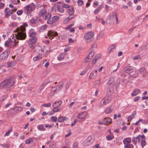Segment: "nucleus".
<instances>
[{"instance_id":"37998d69","label":"nucleus","mask_w":148,"mask_h":148,"mask_svg":"<svg viewBox=\"0 0 148 148\" xmlns=\"http://www.w3.org/2000/svg\"><path fill=\"white\" fill-rule=\"evenodd\" d=\"M140 71L141 72H145L147 74H148V72L146 70V69L144 67H142L140 69Z\"/></svg>"},{"instance_id":"20e7f679","label":"nucleus","mask_w":148,"mask_h":148,"mask_svg":"<svg viewBox=\"0 0 148 148\" xmlns=\"http://www.w3.org/2000/svg\"><path fill=\"white\" fill-rule=\"evenodd\" d=\"M10 51V49H8L1 53L0 55V61L3 62L6 60Z\"/></svg>"},{"instance_id":"6ab92c4d","label":"nucleus","mask_w":148,"mask_h":148,"mask_svg":"<svg viewBox=\"0 0 148 148\" xmlns=\"http://www.w3.org/2000/svg\"><path fill=\"white\" fill-rule=\"evenodd\" d=\"M14 9H13V10H9L8 12H7L6 13V14L5 15V18H7L8 16H10L12 14L14 13L15 11H14Z\"/></svg>"},{"instance_id":"864d4df0","label":"nucleus","mask_w":148,"mask_h":148,"mask_svg":"<svg viewBox=\"0 0 148 148\" xmlns=\"http://www.w3.org/2000/svg\"><path fill=\"white\" fill-rule=\"evenodd\" d=\"M1 145L5 148H8L9 147V145L8 144H1Z\"/></svg>"},{"instance_id":"5fc2aeb1","label":"nucleus","mask_w":148,"mask_h":148,"mask_svg":"<svg viewBox=\"0 0 148 148\" xmlns=\"http://www.w3.org/2000/svg\"><path fill=\"white\" fill-rule=\"evenodd\" d=\"M90 57H89V56L87 57L85 60V62H89L92 58H90Z\"/></svg>"},{"instance_id":"423d86ee","label":"nucleus","mask_w":148,"mask_h":148,"mask_svg":"<svg viewBox=\"0 0 148 148\" xmlns=\"http://www.w3.org/2000/svg\"><path fill=\"white\" fill-rule=\"evenodd\" d=\"M94 35V32L90 31L84 35V38L87 40L88 42H90L92 41L91 39L93 37Z\"/></svg>"},{"instance_id":"4c0bfd02","label":"nucleus","mask_w":148,"mask_h":148,"mask_svg":"<svg viewBox=\"0 0 148 148\" xmlns=\"http://www.w3.org/2000/svg\"><path fill=\"white\" fill-rule=\"evenodd\" d=\"M42 58L40 56H37L33 58V60L34 61L39 60L42 59Z\"/></svg>"},{"instance_id":"bf43d9fd","label":"nucleus","mask_w":148,"mask_h":148,"mask_svg":"<svg viewBox=\"0 0 148 148\" xmlns=\"http://www.w3.org/2000/svg\"><path fill=\"white\" fill-rule=\"evenodd\" d=\"M28 90L29 91L30 93L31 94H32V92H33L34 91V88L31 87L29 88Z\"/></svg>"},{"instance_id":"e433bc0d","label":"nucleus","mask_w":148,"mask_h":148,"mask_svg":"<svg viewBox=\"0 0 148 148\" xmlns=\"http://www.w3.org/2000/svg\"><path fill=\"white\" fill-rule=\"evenodd\" d=\"M73 18V17H67L64 20V22L65 23H67L70 21Z\"/></svg>"},{"instance_id":"603ef678","label":"nucleus","mask_w":148,"mask_h":148,"mask_svg":"<svg viewBox=\"0 0 148 148\" xmlns=\"http://www.w3.org/2000/svg\"><path fill=\"white\" fill-rule=\"evenodd\" d=\"M34 7H30L29 5H28V12L29 11H32L34 10Z\"/></svg>"},{"instance_id":"6e6552de","label":"nucleus","mask_w":148,"mask_h":148,"mask_svg":"<svg viewBox=\"0 0 148 148\" xmlns=\"http://www.w3.org/2000/svg\"><path fill=\"white\" fill-rule=\"evenodd\" d=\"M48 35L49 37V39L52 40L54 36H58V33L56 32L50 30L48 32Z\"/></svg>"},{"instance_id":"393cba45","label":"nucleus","mask_w":148,"mask_h":148,"mask_svg":"<svg viewBox=\"0 0 148 148\" xmlns=\"http://www.w3.org/2000/svg\"><path fill=\"white\" fill-rule=\"evenodd\" d=\"M120 78L119 77L117 78L116 80H114V84L116 86H117L119 85L120 83Z\"/></svg>"},{"instance_id":"680f3d73","label":"nucleus","mask_w":148,"mask_h":148,"mask_svg":"<svg viewBox=\"0 0 148 148\" xmlns=\"http://www.w3.org/2000/svg\"><path fill=\"white\" fill-rule=\"evenodd\" d=\"M8 96L7 95L2 96L1 98V99L2 100V101H3Z\"/></svg>"},{"instance_id":"ddd939ff","label":"nucleus","mask_w":148,"mask_h":148,"mask_svg":"<svg viewBox=\"0 0 148 148\" xmlns=\"http://www.w3.org/2000/svg\"><path fill=\"white\" fill-rule=\"evenodd\" d=\"M47 13V10L45 8H43L42 9L39 13V16L40 17L42 16L45 15Z\"/></svg>"},{"instance_id":"052dcab7","label":"nucleus","mask_w":148,"mask_h":148,"mask_svg":"<svg viewBox=\"0 0 148 148\" xmlns=\"http://www.w3.org/2000/svg\"><path fill=\"white\" fill-rule=\"evenodd\" d=\"M78 143H77L75 142L74 143L73 145V148H77L78 147Z\"/></svg>"},{"instance_id":"4be33fe9","label":"nucleus","mask_w":148,"mask_h":148,"mask_svg":"<svg viewBox=\"0 0 148 148\" xmlns=\"http://www.w3.org/2000/svg\"><path fill=\"white\" fill-rule=\"evenodd\" d=\"M67 119V118L66 117H63L61 116L59 117L58 119V121L59 122H62L64 121H66Z\"/></svg>"},{"instance_id":"39448f33","label":"nucleus","mask_w":148,"mask_h":148,"mask_svg":"<svg viewBox=\"0 0 148 148\" xmlns=\"http://www.w3.org/2000/svg\"><path fill=\"white\" fill-rule=\"evenodd\" d=\"M63 85V82L61 81L59 83V85L53 87L51 89V93L54 95L56 93L60 90L62 88Z\"/></svg>"},{"instance_id":"ea45409f","label":"nucleus","mask_w":148,"mask_h":148,"mask_svg":"<svg viewBox=\"0 0 148 148\" xmlns=\"http://www.w3.org/2000/svg\"><path fill=\"white\" fill-rule=\"evenodd\" d=\"M53 108L52 109V111L54 112H57L59 111L60 109H58V107H53Z\"/></svg>"},{"instance_id":"f03ea898","label":"nucleus","mask_w":148,"mask_h":148,"mask_svg":"<svg viewBox=\"0 0 148 148\" xmlns=\"http://www.w3.org/2000/svg\"><path fill=\"white\" fill-rule=\"evenodd\" d=\"M33 29H31L29 31V36L31 38L29 40V44H28L29 46L32 49L34 47L33 45L35 44L37 40V38L35 36L36 35V32H33Z\"/></svg>"},{"instance_id":"dca6fc26","label":"nucleus","mask_w":148,"mask_h":148,"mask_svg":"<svg viewBox=\"0 0 148 148\" xmlns=\"http://www.w3.org/2000/svg\"><path fill=\"white\" fill-rule=\"evenodd\" d=\"M16 63L17 61L16 60L10 62H8V66L9 67L14 66H15Z\"/></svg>"},{"instance_id":"c9c22d12","label":"nucleus","mask_w":148,"mask_h":148,"mask_svg":"<svg viewBox=\"0 0 148 148\" xmlns=\"http://www.w3.org/2000/svg\"><path fill=\"white\" fill-rule=\"evenodd\" d=\"M68 12L70 15H73L74 13V10L73 8L68 9Z\"/></svg>"},{"instance_id":"a19ab883","label":"nucleus","mask_w":148,"mask_h":148,"mask_svg":"<svg viewBox=\"0 0 148 148\" xmlns=\"http://www.w3.org/2000/svg\"><path fill=\"white\" fill-rule=\"evenodd\" d=\"M95 55V53L93 51H91L88 55L89 57H90V58H92Z\"/></svg>"},{"instance_id":"473e14b6","label":"nucleus","mask_w":148,"mask_h":148,"mask_svg":"<svg viewBox=\"0 0 148 148\" xmlns=\"http://www.w3.org/2000/svg\"><path fill=\"white\" fill-rule=\"evenodd\" d=\"M135 71L132 69L131 71L129 73V74L130 76L133 77L135 75Z\"/></svg>"},{"instance_id":"cd10ccee","label":"nucleus","mask_w":148,"mask_h":148,"mask_svg":"<svg viewBox=\"0 0 148 148\" xmlns=\"http://www.w3.org/2000/svg\"><path fill=\"white\" fill-rule=\"evenodd\" d=\"M140 92L139 89H136L133 91L132 93V96H135L137 95L138 93Z\"/></svg>"},{"instance_id":"f704fd0d","label":"nucleus","mask_w":148,"mask_h":148,"mask_svg":"<svg viewBox=\"0 0 148 148\" xmlns=\"http://www.w3.org/2000/svg\"><path fill=\"white\" fill-rule=\"evenodd\" d=\"M14 110H16L17 112H19L23 110V108L21 107H16L14 108Z\"/></svg>"},{"instance_id":"8fccbe9b","label":"nucleus","mask_w":148,"mask_h":148,"mask_svg":"<svg viewBox=\"0 0 148 148\" xmlns=\"http://www.w3.org/2000/svg\"><path fill=\"white\" fill-rule=\"evenodd\" d=\"M132 142L134 144H136L137 143V139L136 137H134L132 138Z\"/></svg>"},{"instance_id":"79ce46f5","label":"nucleus","mask_w":148,"mask_h":148,"mask_svg":"<svg viewBox=\"0 0 148 148\" xmlns=\"http://www.w3.org/2000/svg\"><path fill=\"white\" fill-rule=\"evenodd\" d=\"M45 86V85L43 84L41 85L39 87V91L40 92H41L42 90L44 88Z\"/></svg>"},{"instance_id":"13d9d810","label":"nucleus","mask_w":148,"mask_h":148,"mask_svg":"<svg viewBox=\"0 0 148 148\" xmlns=\"http://www.w3.org/2000/svg\"><path fill=\"white\" fill-rule=\"evenodd\" d=\"M114 137V136H113V137H112L110 136V135H108L106 136V138L107 139L109 140H112V139Z\"/></svg>"},{"instance_id":"69168bd1","label":"nucleus","mask_w":148,"mask_h":148,"mask_svg":"<svg viewBox=\"0 0 148 148\" xmlns=\"http://www.w3.org/2000/svg\"><path fill=\"white\" fill-rule=\"evenodd\" d=\"M97 59L96 57H94L92 61V64H95L97 62Z\"/></svg>"},{"instance_id":"b1692460","label":"nucleus","mask_w":148,"mask_h":148,"mask_svg":"<svg viewBox=\"0 0 148 148\" xmlns=\"http://www.w3.org/2000/svg\"><path fill=\"white\" fill-rule=\"evenodd\" d=\"M56 10L59 12L62 13L64 11V9L62 7L59 5H58L56 7Z\"/></svg>"},{"instance_id":"58836bf2","label":"nucleus","mask_w":148,"mask_h":148,"mask_svg":"<svg viewBox=\"0 0 148 148\" xmlns=\"http://www.w3.org/2000/svg\"><path fill=\"white\" fill-rule=\"evenodd\" d=\"M47 28V26L46 25H44L42 26L40 29V31L42 32L46 30Z\"/></svg>"},{"instance_id":"3c124183","label":"nucleus","mask_w":148,"mask_h":148,"mask_svg":"<svg viewBox=\"0 0 148 148\" xmlns=\"http://www.w3.org/2000/svg\"><path fill=\"white\" fill-rule=\"evenodd\" d=\"M139 59H141V58L140 57V55H137L133 58L134 60H137Z\"/></svg>"},{"instance_id":"0eeeda50","label":"nucleus","mask_w":148,"mask_h":148,"mask_svg":"<svg viewBox=\"0 0 148 148\" xmlns=\"http://www.w3.org/2000/svg\"><path fill=\"white\" fill-rule=\"evenodd\" d=\"M93 141V139L90 137H88L84 142L83 145L85 146H88L90 145Z\"/></svg>"},{"instance_id":"72a5a7b5","label":"nucleus","mask_w":148,"mask_h":148,"mask_svg":"<svg viewBox=\"0 0 148 148\" xmlns=\"http://www.w3.org/2000/svg\"><path fill=\"white\" fill-rule=\"evenodd\" d=\"M38 128L39 130L40 131H45V128L43 126L41 125H40L38 126Z\"/></svg>"},{"instance_id":"0e129e2a","label":"nucleus","mask_w":148,"mask_h":148,"mask_svg":"<svg viewBox=\"0 0 148 148\" xmlns=\"http://www.w3.org/2000/svg\"><path fill=\"white\" fill-rule=\"evenodd\" d=\"M71 130H69L68 131V134H66L65 136V137H67L70 136L71 134Z\"/></svg>"},{"instance_id":"774afa93","label":"nucleus","mask_w":148,"mask_h":148,"mask_svg":"<svg viewBox=\"0 0 148 148\" xmlns=\"http://www.w3.org/2000/svg\"><path fill=\"white\" fill-rule=\"evenodd\" d=\"M93 148H101V147L99 146V144H97L93 147Z\"/></svg>"},{"instance_id":"7ed1b4c3","label":"nucleus","mask_w":148,"mask_h":148,"mask_svg":"<svg viewBox=\"0 0 148 148\" xmlns=\"http://www.w3.org/2000/svg\"><path fill=\"white\" fill-rule=\"evenodd\" d=\"M26 37V35L25 33H22L21 32L17 33L16 35V40H15L13 43L12 47H15L18 45V43L19 42V40H24Z\"/></svg>"},{"instance_id":"f257e3e1","label":"nucleus","mask_w":148,"mask_h":148,"mask_svg":"<svg viewBox=\"0 0 148 148\" xmlns=\"http://www.w3.org/2000/svg\"><path fill=\"white\" fill-rule=\"evenodd\" d=\"M15 83L14 78L11 77L8 78L2 82L1 84L3 88H8L12 86Z\"/></svg>"},{"instance_id":"f3484780","label":"nucleus","mask_w":148,"mask_h":148,"mask_svg":"<svg viewBox=\"0 0 148 148\" xmlns=\"http://www.w3.org/2000/svg\"><path fill=\"white\" fill-rule=\"evenodd\" d=\"M113 110V108L111 106H109L105 110V113L106 114H109Z\"/></svg>"},{"instance_id":"5701e85b","label":"nucleus","mask_w":148,"mask_h":148,"mask_svg":"<svg viewBox=\"0 0 148 148\" xmlns=\"http://www.w3.org/2000/svg\"><path fill=\"white\" fill-rule=\"evenodd\" d=\"M66 54L64 53H61L58 57V59L59 60H62L64 59L65 55Z\"/></svg>"},{"instance_id":"338daca9","label":"nucleus","mask_w":148,"mask_h":148,"mask_svg":"<svg viewBox=\"0 0 148 148\" xmlns=\"http://www.w3.org/2000/svg\"><path fill=\"white\" fill-rule=\"evenodd\" d=\"M112 15H113L112 14ZM114 16H113V15H112V16H110L109 17H108L107 19H108L110 20H113L114 18Z\"/></svg>"},{"instance_id":"9b49d317","label":"nucleus","mask_w":148,"mask_h":148,"mask_svg":"<svg viewBox=\"0 0 148 148\" xmlns=\"http://www.w3.org/2000/svg\"><path fill=\"white\" fill-rule=\"evenodd\" d=\"M111 100V99L110 98L106 97L102 100L101 103H102L104 105H106L108 104Z\"/></svg>"},{"instance_id":"a18cd8bd","label":"nucleus","mask_w":148,"mask_h":148,"mask_svg":"<svg viewBox=\"0 0 148 148\" xmlns=\"http://www.w3.org/2000/svg\"><path fill=\"white\" fill-rule=\"evenodd\" d=\"M146 142L145 140L143 139L141 141V145L142 147H144L146 145Z\"/></svg>"},{"instance_id":"6e6d98bb","label":"nucleus","mask_w":148,"mask_h":148,"mask_svg":"<svg viewBox=\"0 0 148 148\" xmlns=\"http://www.w3.org/2000/svg\"><path fill=\"white\" fill-rule=\"evenodd\" d=\"M62 8H69L70 7V6L68 4H63L62 5Z\"/></svg>"},{"instance_id":"1a4fd4ad","label":"nucleus","mask_w":148,"mask_h":148,"mask_svg":"<svg viewBox=\"0 0 148 148\" xmlns=\"http://www.w3.org/2000/svg\"><path fill=\"white\" fill-rule=\"evenodd\" d=\"M87 112H83L81 114L76 113L74 114V115L77 116V118L79 119H82L84 118L87 115Z\"/></svg>"},{"instance_id":"de8ad7c7","label":"nucleus","mask_w":148,"mask_h":148,"mask_svg":"<svg viewBox=\"0 0 148 148\" xmlns=\"http://www.w3.org/2000/svg\"><path fill=\"white\" fill-rule=\"evenodd\" d=\"M51 103H45L43 104L42 106H43L45 107H49L51 106Z\"/></svg>"},{"instance_id":"c85d7f7f","label":"nucleus","mask_w":148,"mask_h":148,"mask_svg":"<svg viewBox=\"0 0 148 148\" xmlns=\"http://www.w3.org/2000/svg\"><path fill=\"white\" fill-rule=\"evenodd\" d=\"M114 79L115 78L114 77H110L108 81V82L107 83V84L108 85H110L112 84L114 82Z\"/></svg>"},{"instance_id":"4468645a","label":"nucleus","mask_w":148,"mask_h":148,"mask_svg":"<svg viewBox=\"0 0 148 148\" xmlns=\"http://www.w3.org/2000/svg\"><path fill=\"white\" fill-rule=\"evenodd\" d=\"M16 32H18V33L20 32H21L22 33H25L24 32L25 31V28L23 26L21 25L20 27V28H17L16 29Z\"/></svg>"},{"instance_id":"f8f14e48","label":"nucleus","mask_w":148,"mask_h":148,"mask_svg":"<svg viewBox=\"0 0 148 148\" xmlns=\"http://www.w3.org/2000/svg\"><path fill=\"white\" fill-rule=\"evenodd\" d=\"M111 122L112 119L109 118H105L103 121V123L106 125L110 124Z\"/></svg>"},{"instance_id":"412c9836","label":"nucleus","mask_w":148,"mask_h":148,"mask_svg":"<svg viewBox=\"0 0 148 148\" xmlns=\"http://www.w3.org/2000/svg\"><path fill=\"white\" fill-rule=\"evenodd\" d=\"M47 23L51 24V26L53 27L55 25V24H54L53 21V19L52 18H50L49 19H48L47 22Z\"/></svg>"},{"instance_id":"9d476101","label":"nucleus","mask_w":148,"mask_h":148,"mask_svg":"<svg viewBox=\"0 0 148 148\" xmlns=\"http://www.w3.org/2000/svg\"><path fill=\"white\" fill-rule=\"evenodd\" d=\"M132 69H131L130 68L125 67L123 69V71H122L121 74V76L122 77H125L126 75L124 74V72H125L126 73H127L129 74V73L131 71Z\"/></svg>"},{"instance_id":"c03bdc74","label":"nucleus","mask_w":148,"mask_h":148,"mask_svg":"<svg viewBox=\"0 0 148 148\" xmlns=\"http://www.w3.org/2000/svg\"><path fill=\"white\" fill-rule=\"evenodd\" d=\"M51 121L53 122H56L57 119V118L55 116H52L51 117Z\"/></svg>"},{"instance_id":"2f4dec72","label":"nucleus","mask_w":148,"mask_h":148,"mask_svg":"<svg viewBox=\"0 0 148 148\" xmlns=\"http://www.w3.org/2000/svg\"><path fill=\"white\" fill-rule=\"evenodd\" d=\"M104 35V33L103 32H101L97 36V39H99L102 38Z\"/></svg>"},{"instance_id":"a878e982","label":"nucleus","mask_w":148,"mask_h":148,"mask_svg":"<svg viewBox=\"0 0 148 148\" xmlns=\"http://www.w3.org/2000/svg\"><path fill=\"white\" fill-rule=\"evenodd\" d=\"M112 14L113 16H114L115 17L116 20V25H117L119 23V22L118 20V18L117 16V13L116 12H114L112 13Z\"/></svg>"},{"instance_id":"49530a36","label":"nucleus","mask_w":148,"mask_h":148,"mask_svg":"<svg viewBox=\"0 0 148 148\" xmlns=\"http://www.w3.org/2000/svg\"><path fill=\"white\" fill-rule=\"evenodd\" d=\"M77 3L79 5H82L84 3L83 1L82 0H78Z\"/></svg>"},{"instance_id":"09e8293b","label":"nucleus","mask_w":148,"mask_h":148,"mask_svg":"<svg viewBox=\"0 0 148 148\" xmlns=\"http://www.w3.org/2000/svg\"><path fill=\"white\" fill-rule=\"evenodd\" d=\"M141 49L143 50L148 49V43H147L145 45L142 47Z\"/></svg>"},{"instance_id":"bb28decb","label":"nucleus","mask_w":148,"mask_h":148,"mask_svg":"<svg viewBox=\"0 0 148 148\" xmlns=\"http://www.w3.org/2000/svg\"><path fill=\"white\" fill-rule=\"evenodd\" d=\"M116 45L115 44H113L110 46L108 49V51L109 53H110L112 51L115 47Z\"/></svg>"},{"instance_id":"a211bd4d","label":"nucleus","mask_w":148,"mask_h":148,"mask_svg":"<svg viewBox=\"0 0 148 148\" xmlns=\"http://www.w3.org/2000/svg\"><path fill=\"white\" fill-rule=\"evenodd\" d=\"M51 16V14L49 12L47 13L45 16H43V18L45 20H47L50 18Z\"/></svg>"},{"instance_id":"4d7b16f0","label":"nucleus","mask_w":148,"mask_h":148,"mask_svg":"<svg viewBox=\"0 0 148 148\" xmlns=\"http://www.w3.org/2000/svg\"><path fill=\"white\" fill-rule=\"evenodd\" d=\"M36 23V21L34 19H32L30 21V24L32 25Z\"/></svg>"},{"instance_id":"c756f323","label":"nucleus","mask_w":148,"mask_h":148,"mask_svg":"<svg viewBox=\"0 0 148 148\" xmlns=\"http://www.w3.org/2000/svg\"><path fill=\"white\" fill-rule=\"evenodd\" d=\"M102 8V7L100 5L97 8V9L94 11V13L95 14H98Z\"/></svg>"},{"instance_id":"7c9ffc66","label":"nucleus","mask_w":148,"mask_h":148,"mask_svg":"<svg viewBox=\"0 0 148 148\" xmlns=\"http://www.w3.org/2000/svg\"><path fill=\"white\" fill-rule=\"evenodd\" d=\"M52 18L53 19V21L55 25L56 24V22L59 19L58 16H57L53 17Z\"/></svg>"},{"instance_id":"2eb2a0df","label":"nucleus","mask_w":148,"mask_h":148,"mask_svg":"<svg viewBox=\"0 0 148 148\" xmlns=\"http://www.w3.org/2000/svg\"><path fill=\"white\" fill-rule=\"evenodd\" d=\"M97 76V74H95L93 72H92L89 75V78L90 80L94 79Z\"/></svg>"},{"instance_id":"e2e57ef3","label":"nucleus","mask_w":148,"mask_h":148,"mask_svg":"<svg viewBox=\"0 0 148 148\" xmlns=\"http://www.w3.org/2000/svg\"><path fill=\"white\" fill-rule=\"evenodd\" d=\"M16 13L18 15H20L22 14L23 12L21 10H18L17 12Z\"/></svg>"},{"instance_id":"aec40b11","label":"nucleus","mask_w":148,"mask_h":148,"mask_svg":"<svg viewBox=\"0 0 148 148\" xmlns=\"http://www.w3.org/2000/svg\"><path fill=\"white\" fill-rule=\"evenodd\" d=\"M131 142V139L130 138H125L123 140V143L124 144H129Z\"/></svg>"}]
</instances>
